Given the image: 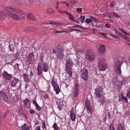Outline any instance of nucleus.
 Masks as SVG:
<instances>
[{
    "label": "nucleus",
    "instance_id": "1",
    "mask_svg": "<svg viewBox=\"0 0 130 130\" xmlns=\"http://www.w3.org/2000/svg\"><path fill=\"white\" fill-rule=\"evenodd\" d=\"M103 88L100 87H99L95 89L94 94L95 97L99 99V102L101 103H103L104 102L103 96Z\"/></svg>",
    "mask_w": 130,
    "mask_h": 130
},
{
    "label": "nucleus",
    "instance_id": "2",
    "mask_svg": "<svg viewBox=\"0 0 130 130\" xmlns=\"http://www.w3.org/2000/svg\"><path fill=\"white\" fill-rule=\"evenodd\" d=\"M10 11L15 12L17 13L18 12L17 10L13 8L7 7L6 8L5 10H2L0 12V14H2L4 16L11 17V14L10 12Z\"/></svg>",
    "mask_w": 130,
    "mask_h": 130
},
{
    "label": "nucleus",
    "instance_id": "3",
    "mask_svg": "<svg viewBox=\"0 0 130 130\" xmlns=\"http://www.w3.org/2000/svg\"><path fill=\"white\" fill-rule=\"evenodd\" d=\"M98 62L99 68L101 71H104L106 69L107 65L105 60L101 58H99Z\"/></svg>",
    "mask_w": 130,
    "mask_h": 130
},
{
    "label": "nucleus",
    "instance_id": "4",
    "mask_svg": "<svg viewBox=\"0 0 130 130\" xmlns=\"http://www.w3.org/2000/svg\"><path fill=\"white\" fill-rule=\"evenodd\" d=\"M122 60H119L117 61L116 62V64L115 66V71L117 73L118 75H120L121 74V70L120 66L122 63Z\"/></svg>",
    "mask_w": 130,
    "mask_h": 130
},
{
    "label": "nucleus",
    "instance_id": "5",
    "mask_svg": "<svg viewBox=\"0 0 130 130\" xmlns=\"http://www.w3.org/2000/svg\"><path fill=\"white\" fill-rule=\"evenodd\" d=\"M95 56V54L92 51L90 50L87 51L86 54V58L90 61L93 60Z\"/></svg>",
    "mask_w": 130,
    "mask_h": 130
},
{
    "label": "nucleus",
    "instance_id": "6",
    "mask_svg": "<svg viewBox=\"0 0 130 130\" xmlns=\"http://www.w3.org/2000/svg\"><path fill=\"white\" fill-rule=\"evenodd\" d=\"M80 76L82 78L85 80H87L88 78V72L86 69L82 70L81 71Z\"/></svg>",
    "mask_w": 130,
    "mask_h": 130
},
{
    "label": "nucleus",
    "instance_id": "7",
    "mask_svg": "<svg viewBox=\"0 0 130 130\" xmlns=\"http://www.w3.org/2000/svg\"><path fill=\"white\" fill-rule=\"evenodd\" d=\"M51 83L54 88V91H56V94H58L60 91V90L57 83L52 79L51 81Z\"/></svg>",
    "mask_w": 130,
    "mask_h": 130
},
{
    "label": "nucleus",
    "instance_id": "8",
    "mask_svg": "<svg viewBox=\"0 0 130 130\" xmlns=\"http://www.w3.org/2000/svg\"><path fill=\"white\" fill-rule=\"evenodd\" d=\"M3 76L6 79L8 80H10L12 77V74H8L7 72L5 71H4L3 72Z\"/></svg>",
    "mask_w": 130,
    "mask_h": 130
},
{
    "label": "nucleus",
    "instance_id": "9",
    "mask_svg": "<svg viewBox=\"0 0 130 130\" xmlns=\"http://www.w3.org/2000/svg\"><path fill=\"white\" fill-rule=\"evenodd\" d=\"M70 116L71 120L74 121L76 117L74 109L73 108H72L70 110Z\"/></svg>",
    "mask_w": 130,
    "mask_h": 130
},
{
    "label": "nucleus",
    "instance_id": "10",
    "mask_svg": "<svg viewBox=\"0 0 130 130\" xmlns=\"http://www.w3.org/2000/svg\"><path fill=\"white\" fill-rule=\"evenodd\" d=\"M90 18L86 19L85 20L86 22L88 24H89L92 22V21L96 22V19L94 17L90 16Z\"/></svg>",
    "mask_w": 130,
    "mask_h": 130
},
{
    "label": "nucleus",
    "instance_id": "11",
    "mask_svg": "<svg viewBox=\"0 0 130 130\" xmlns=\"http://www.w3.org/2000/svg\"><path fill=\"white\" fill-rule=\"evenodd\" d=\"M0 96L1 99H3L5 101H7L8 99L7 95L2 92H0Z\"/></svg>",
    "mask_w": 130,
    "mask_h": 130
},
{
    "label": "nucleus",
    "instance_id": "12",
    "mask_svg": "<svg viewBox=\"0 0 130 130\" xmlns=\"http://www.w3.org/2000/svg\"><path fill=\"white\" fill-rule=\"evenodd\" d=\"M65 71L70 75V77L72 76V70L71 67H66Z\"/></svg>",
    "mask_w": 130,
    "mask_h": 130
},
{
    "label": "nucleus",
    "instance_id": "13",
    "mask_svg": "<svg viewBox=\"0 0 130 130\" xmlns=\"http://www.w3.org/2000/svg\"><path fill=\"white\" fill-rule=\"evenodd\" d=\"M63 51L60 49L58 53L57 56V57L60 58H62L64 56V54L63 52Z\"/></svg>",
    "mask_w": 130,
    "mask_h": 130
},
{
    "label": "nucleus",
    "instance_id": "14",
    "mask_svg": "<svg viewBox=\"0 0 130 130\" xmlns=\"http://www.w3.org/2000/svg\"><path fill=\"white\" fill-rule=\"evenodd\" d=\"M19 82V79L18 78H14L11 82V86H14L18 83Z\"/></svg>",
    "mask_w": 130,
    "mask_h": 130
},
{
    "label": "nucleus",
    "instance_id": "15",
    "mask_svg": "<svg viewBox=\"0 0 130 130\" xmlns=\"http://www.w3.org/2000/svg\"><path fill=\"white\" fill-rule=\"evenodd\" d=\"M105 46L102 44H101L100 45L99 49V52L100 53H103L105 51Z\"/></svg>",
    "mask_w": 130,
    "mask_h": 130
},
{
    "label": "nucleus",
    "instance_id": "16",
    "mask_svg": "<svg viewBox=\"0 0 130 130\" xmlns=\"http://www.w3.org/2000/svg\"><path fill=\"white\" fill-rule=\"evenodd\" d=\"M30 100L27 98L24 100V103L26 107H28L30 106Z\"/></svg>",
    "mask_w": 130,
    "mask_h": 130
},
{
    "label": "nucleus",
    "instance_id": "17",
    "mask_svg": "<svg viewBox=\"0 0 130 130\" xmlns=\"http://www.w3.org/2000/svg\"><path fill=\"white\" fill-rule=\"evenodd\" d=\"M43 70L45 72H46L48 71V65L46 63H44L42 65Z\"/></svg>",
    "mask_w": 130,
    "mask_h": 130
},
{
    "label": "nucleus",
    "instance_id": "18",
    "mask_svg": "<svg viewBox=\"0 0 130 130\" xmlns=\"http://www.w3.org/2000/svg\"><path fill=\"white\" fill-rule=\"evenodd\" d=\"M66 14L69 15V18L70 19L75 21L76 20V19L74 17L73 15L71 14V13H70L67 12L66 13Z\"/></svg>",
    "mask_w": 130,
    "mask_h": 130
},
{
    "label": "nucleus",
    "instance_id": "19",
    "mask_svg": "<svg viewBox=\"0 0 130 130\" xmlns=\"http://www.w3.org/2000/svg\"><path fill=\"white\" fill-rule=\"evenodd\" d=\"M26 17L29 20H32L35 18V17L33 14L31 13H29L27 14Z\"/></svg>",
    "mask_w": 130,
    "mask_h": 130
},
{
    "label": "nucleus",
    "instance_id": "20",
    "mask_svg": "<svg viewBox=\"0 0 130 130\" xmlns=\"http://www.w3.org/2000/svg\"><path fill=\"white\" fill-rule=\"evenodd\" d=\"M11 17H12L14 19L17 20H20L21 18L19 16L15 14H13L12 15H11Z\"/></svg>",
    "mask_w": 130,
    "mask_h": 130
},
{
    "label": "nucleus",
    "instance_id": "21",
    "mask_svg": "<svg viewBox=\"0 0 130 130\" xmlns=\"http://www.w3.org/2000/svg\"><path fill=\"white\" fill-rule=\"evenodd\" d=\"M49 24L54 27H55L56 26L60 25L61 24V23H56L55 22H51L49 23Z\"/></svg>",
    "mask_w": 130,
    "mask_h": 130
},
{
    "label": "nucleus",
    "instance_id": "22",
    "mask_svg": "<svg viewBox=\"0 0 130 130\" xmlns=\"http://www.w3.org/2000/svg\"><path fill=\"white\" fill-rule=\"evenodd\" d=\"M52 127L55 130H60V128L58 127L57 124L56 123H55L53 124Z\"/></svg>",
    "mask_w": 130,
    "mask_h": 130
},
{
    "label": "nucleus",
    "instance_id": "23",
    "mask_svg": "<svg viewBox=\"0 0 130 130\" xmlns=\"http://www.w3.org/2000/svg\"><path fill=\"white\" fill-rule=\"evenodd\" d=\"M22 128L23 130H29V127L28 126L27 124H25L22 126Z\"/></svg>",
    "mask_w": 130,
    "mask_h": 130
},
{
    "label": "nucleus",
    "instance_id": "24",
    "mask_svg": "<svg viewBox=\"0 0 130 130\" xmlns=\"http://www.w3.org/2000/svg\"><path fill=\"white\" fill-rule=\"evenodd\" d=\"M117 32L116 30H112L111 32V34L110 35L115 37H116V36L115 35V34H116Z\"/></svg>",
    "mask_w": 130,
    "mask_h": 130
},
{
    "label": "nucleus",
    "instance_id": "25",
    "mask_svg": "<svg viewBox=\"0 0 130 130\" xmlns=\"http://www.w3.org/2000/svg\"><path fill=\"white\" fill-rule=\"evenodd\" d=\"M73 64V63L71 61H68L66 64V67H71Z\"/></svg>",
    "mask_w": 130,
    "mask_h": 130
},
{
    "label": "nucleus",
    "instance_id": "26",
    "mask_svg": "<svg viewBox=\"0 0 130 130\" xmlns=\"http://www.w3.org/2000/svg\"><path fill=\"white\" fill-rule=\"evenodd\" d=\"M22 77H23L24 79L26 81H28L29 79L28 75L26 74H24L22 75Z\"/></svg>",
    "mask_w": 130,
    "mask_h": 130
},
{
    "label": "nucleus",
    "instance_id": "27",
    "mask_svg": "<svg viewBox=\"0 0 130 130\" xmlns=\"http://www.w3.org/2000/svg\"><path fill=\"white\" fill-rule=\"evenodd\" d=\"M124 128L121 124H119L118 125L117 130H124Z\"/></svg>",
    "mask_w": 130,
    "mask_h": 130
},
{
    "label": "nucleus",
    "instance_id": "28",
    "mask_svg": "<svg viewBox=\"0 0 130 130\" xmlns=\"http://www.w3.org/2000/svg\"><path fill=\"white\" fill-rule=\"evenodd\" d=\"M46 12L48 14H52L54 13V11L52 9H49L46 11Z\"/></svg>",
    "mask_w": 130,
    "mask_h": 130
},
{
    "label": "nucleus",
    "instance_id": "29",
    "mask_svg": "<svg viewBox=\"0 0 130 130\" xmlns=\"http://www.w3.org/2000/svg\"><path fill=\"white\" fill-rule=\"evenodd\" d=\"M109 130H115V128L114 126L111 124L109 127Z\"/></svg>",
    "mask_w": 130,
    "mask_h": 130
},
{
    "label": "nucleus",
    "instance_id": "30",
    "mask_svg": "<svg viewBox=\"0 0 130 130\" xmlns=\"http://www.w3.org/2000/svg\"><path fill=\"white\" fill-rule=\"evenodd\" d=\"M79 18L80 21L83 22L85 20V17L84 16H81L79 17Z\"/></svg>",
    "mask_w": 130,
    "mask_h": 130
},
{
    "label": "nucleus",
    "instance_id": "31",
    "mask_svg": "<svg viewBox=\"0 0 130 130\" xmlns=\"http://www.w3.org/2000/svg\"><path fill=\"white\" fill-rule=\"evenodd\" d=\"M58 11L61 14H66V13L68 12L67 11H62L60 10H58Z\"/></svg>",
    "mask_w": 130,
    "mask_h": 130
},
{
    "label": "nucleus",
    "instance_id": "32",
    "mask_svg": "<svg viewBox=\"0 0 130 130\" xmlns=\"http://www.w3.org/2000/svg\"><path fill=\"white\" fill-rule=\"evenodd\" d=\"M74 96L75 97H77L78 95V91L75 90L74 92Z\"/></svg>",
    "mask_w": 130,
    "mask_h": 130
},
{
    "label": "nucleus",
    "instance_id": "33",
    "mask_svg": "<svg viewBox=\"0 0 130 130\" xmlns=\"http://www.w3.org/2000/svg\"><path fill=\"white\" fill-rule=\"evenodd\" d=\"M78 85L77 84H76L74 86V89L75 90L78 91Z\"/></svg>",
    "mask_w": 130,
    "mask_h": 130
},
{
    "label": "nucleus",
    "instance_id": "34",
    "mask_svg": "<svg viewBox=\"0 0 130 130\" xmlns=\"http://www.w3.org/2000/svg\"><path fill=\"white\" fill-rule=\"evenodd\" d=\"M82 9L80 8H77L76 9V11L78 13H80L82 11Z\"/></svg>",
    "mask_w": 130,
    "mask_h": 130
},
{
    "label": "nucleus",
    "instance_id": "35",
    "mask_svg": "<svg viewBox=\"0 0 130 130\" xmlns=\"http://www.w3.org/2000/svg\"><path fill=\"white\" fill-rule=\"evenodd\" d=\"M126 24L128 28L130 29V20H128Z\"/></svg>",
    "mask_w": 130,
    "mask_h": 130
},
{
    "label": "nucleus",
    "instance_id": "36",
    "mask_svg": "<svg viewBox=\"0 0 130 130\" xmlns=\"http://www.w3.org/2000/svg\"><path fill=\"white\" fill-rule=\"evenodd\" d=\"M35 107L38 110H40L41 109V108L38 105H36Z\"/></svg>",
    "mask_w": 130,
    "mask_h": 130
},
{
    "label": "nucleus",
    "instance_id": "37",
    "mask_svg": "<svg viewBox=\"0 0 130 130\" xmlns=\"http://www.w3.org/2000/svg\"><path fill=\"white\" fill-rule=\"evenodd\" d=\"M98 35H103L105 37H106L107 36V34H105L104 33H103V32H101V33H98Z\"/></svg>",
    "mask_w": 130,
    "mask_h": 130
},
{
    "label": "nucleus",
    "instance_id": "38",
    "mask_svg": "<svg viewBox=\"0 0 130 130\" xmlns=\"http://www.w3.org/2000/svg\"><path fill=\"white\" fill-rule=\"evenodd\" d=\"M38 71V73L39 75H41L42 72V69H37Z\"/></svg>",
    "mask_w": 130,
    "mask_h": 130
},
{
    "label": "nucleus",
    "instance_id": "39",
    "mask_svg": "<svg viewBox=\"0 0 130 130\" xmlns=\"http://www.w3.org/2000/svg\"><path fill=\"white\" fill-rule=\"evenodd\" d=\"M122 99L124 100L126 102V103H127L128 101L127 98L126 97H125L123 96H122Z\"/></svg>",
    "mask_w": 130,
    "mask_h": 130
},
{
    "label": "nucleus",
    "instance_id": "40",
    "mask_svg": "<svg viewBox=\"0 0 130 130\" xmlns=\"http://www.w3.org/2000/svg\"><path fill=\"white\" fill-rule=\"evenodd\" d=\"M37 69H42V67L41 64L40 63L38 64V66L37 67Z\"/></svg>",
    "mask_w": 130,
    "mask_h": 130
},
{
    "label": "nucleus",
    "instance_id": "41",
    "mask_svg": "<svg viewBox=\"0 0 130 130\" xmlns=\"http://www.w3.org/2000/svg\"><path fill=\"white\" fill-rule=\"evenodd\" d=\"M115 4V2H112L110 5V7L112 8L113 7Z\"/></svg>",
    "mask_w": 130,
    "mask_h": 130
},
{
    "label": "nucleus",
    "instance_id": "42",
    "mask_svg": "<svg viewBox=\"0 0 130 130\" xmlns=\"http://www.w3.org/2000/svg\"><path fill=\"white\" fill-rule=\"evenodd\" d=\"M81 54H82L83 53V50L80 48H78L77 50Z\"/></svg>",
    "mask_w": 130,
    "mask_h": 130
},
{
    "label": "nucleus",
    "instance_id": "43",
    "mask_svg": "<svg viewBox=\"0 0 130 130\" xmlns=\"http://www.w3.org/2000/svg\"><path fill=\"white\" fill-rule=\"evenodd\" d=\"M31 28H25L24 29V32H28V29H30Z\"/></svg>",
    "mask_w": 130,
    "mask_h": 130
},
{
    "label": "nucleus",
    "instance_id": "44",
    "mask_svg": "<svg viewBox=\"0 0 130 130\" xmlns=\"http://www.w3.org/2000/svg\"><path fill=\"white\" fill-rule=\"evenodd\" d=\"M121 31L123 32L124 34H125L127 35H129V34L126 32L123 29H122L121 30Z\"/></svg>",
    "mask_w": 130,
    "mask_h": 130
},
{
    "label": "nucleus",
    "instance_id": "45",
    "mask_svg": "<svg viewBox=\"0 0 130 130\" xmlns=\"http://www.w3.org/2000/svg\"><path fill=\"white\" fill-rule=\"evenodd\" d=\"M9 112V110H7V111L5 113V114L4 115V118L6 116L8 115V113Z\"/></svg>",
    "mask_w": 130,
    "mask_h": 130
},
{
    "label": "nucleus",
    "instance_id": "46",
    "mask_svg": "<svg viewBox=\"0 0 130 130\" xmlns=\"http://www.w3.org/2000/svg\"><path fill=\"white\" fill-rule=\"evenodd\" d=\"M32 57H33V55L32 54H30L29 55L28 57V58H29V59L31 60Z\"/></svg>",
    "mask_w": 130,
    "mask_h": 130
},
{
    "label": "nucleus",
    "instance_id": "47",
    "mask_svg": "<svg viewBox=\"0 0 130 130\" xmlns=\"http://www.w3.org/2000/svg\"><path fill=\"white\" fill-rule=\"evenodd\" d=\"M35 111L33 109H30V114H32L34 113H35Z\"/></svg>",
    "mask_w": 130,
    "mask_h": 130
},
{
    "label": "nucleus",
    "instance_id": "48",
    "mask_svg": "<svg viewBox=\"0 0 130 130\" xmlns=\"http://www.w3.org/2000/svg\"><path fill=\"white\" fill-rule=\"evenodd\" d=\"M9 48H10V50L12 51L13 49L14 48V47L13 45H10L9 46Z\"/></svg>",
    "mask_w": 130,
    "mask_h": 130
},
{
    "label": "nucleus",
    "instance_id": "49",
    "mask_svg": "<svg viewBox=\"0 0 130 130\" xmlns=\"http://www.w3.org/2000/svg\"><path fill=\"white\" fill-rule=\"evenodd\" d=\"M35 130H41L40 126H38L35 127Z\"/></svg>",
    "mask_w": 130,
    "mask_h": 130
},
{
    "label": "nucleus",
    "instance_id": "50",
    "mask_svg": "<svg viewBox=\"0 0 130 130\" xmlns=\"http://www.w3.org/2000/svg\"><path fill=\"white\" fill-rule=\"evenodd\" d=\"M28 28H30L29 29H28V31L30 30L31 31H33L34 30V29H35V28L34 27H28Z\"/></svg>",
    "mask_w": 130,
    "mask_h": 130
},
{
    "label": "nucleus",
    "instance_id": "51",
    "mask_svg": "<svg viewBox=\"0 0 130 130\" xmlns=\"http://www.w3.org/2000/svg\"><path fill=\"white\" fill-rule=\"evenodd\" d=\"M113 15L116 17L118 18L119 17V16L115 12H113Z\"/></svg>",
    "mask_w": 130,
    "mask_h": 130
},
{
    "label": "nucleus",
    "instance_id": "52",
    "mask_svg": "<svg viewBox=\"0 0 130 130\" xmlns=\"http://www.w3.org/2000/svg\"><path fill=\"white\" fill-rule=\"evenodd\" d=\"M33 103L34 104L35 106L38 104L35 100H34L33 101Z\"/></svg>",
    "mask_w": 130,
    "mask_h": 130
},
{
    "label": "nucleus",
    "instance_id": "53",
    "mask_svg": "<svg viewBox=\"0 0 130 130\" xmlns=\"http://www.w3.org/2000/svg\"><path fill=\"white\" fill-rule=\"evenodd\" d=\"M127 96L128 97L130 98V90L127 93Z\"/></svg>",
    "mask_w": 130,
    "mask_h": 130
},
{
    "label": "nucleus",
    "instance_id": "54",
    "mask_svg": "<svg viewBox=\"0 0 130 130\" xmlns=\"http://www.w3.org/2000/svg\"><path fill=\"white\" fill-rule=\"evenodd\" d=\"M105 26L108 28H109L110 27V25L108 23H107L105 24Z\"/></svg>",
    "mask_w": 130,
    "mask_h": 130
},
{
    "label": "nucleus",
    "instance_id": "55",
    "mask_svg": "<svg viewBox=\"0 0 130 130\" xmlns=\"http://www.w3.org/2000/svg\"><path fill=\"white\" fill-rule=\"evenodd\" d=\"M77 1V0H73L71 2V3L73 4H74L76 3Z\"/></svg>",
    "mask_w": 130,
    "mask_h": 130
},
{
    "label": "nucleus",
    "instance_id": "56",
    "mask_svg": "<svg viewBox=\"0 0 130 130\" xmlns=\"http://www.w3.org/2000/svg\"><path fill=\"white\" fill-rule=\"evenodd\" d=\"M42 125L43 127L45 129H46V127H45V123L44 122H43L42 123Z\"/></svg>",
    "mask_w": 130,
    "mask_h": 130
},
{
    "label": "nucleus",
    "instance_id": "57",
    "mask_svg": "<svg viewBox=\"0 0 130 130\" xmlns=\"http://www.w3.org/2000/svg\"><path fill=\"white\" fill-rule=\"evenodd\" d=\"M18 13H19L22 14L23 13V11L21 10H18Z\"/></svg>",
    "mask_w": 130,
    "mask_h": 130
},
{
    "label": "nucleus",
    "instance_id": "58",
    "mask_svg": "<svg viewBox=\"0 0 130 130\" xmlns=\"http://www.w3.org/2000/svg\"><path fill=\"white\" fill-rule=\"evenodd\" d=\"M72 31H74L75 30H77L78 31H80V30L79 29H72Z\"/></svg>",
    "mask_w": 130,
    "mask_h": 130
},
{
    "label": "nucleus",
    "instance_id": "59",
    "mask_svg": "<svg viewBox=\"0 0 130 130\" xmlns=\"http://www.w3.org/2000/svg\"><path fill=\"white\" fill-rule=\"evenodd\" d=\"M57 108L59 110H61L62 109L61 107L60 106H59V105L58 106H57Z\"/></svg>",
    "mask_w": 130,
    "mask_h": 130
},
{
    "label": "nucleus",
    "instance_id": "60",
    "mask_svg": "<svg viewBox=\"0 0 130 130\" xmlns=\"http://www.w3.org/2000/svg\"><path fill=\"white\" fill-rule=\"evenodd\" d=\"M25 16H22L21 17V18L23 20H25Z\"/></svg>",
    "mask_w": 130,
    "mask_h": 130
},
{
    "label": "nucleus",
    "instance_id": "61",
    "mask_svg": "<svg viewBox=\"0 0 130 130\" xmlns=\"http://www.w3.org/2000/svg\"><path fill=\"white\" fill-rule=\"evenodd\" d=\"M56 51L55 50L53 49V50L52 53H56Z\"/></svg>",
    "mask_w": 130,
    "mask_h": 130
},
{
    "label": "nucleus",
    "instance_id": "62",
    "mask_svg": "<svg viewBox=\"0 0 130 130\" xmlns=\"http://www.w3.org/2000/svg\"><path fill=\"white\" fill-rule=\"evenodd\" d=\"M124 38L126 40H127L128 39V38L127 37H126V36L125 35L124 36Z\"/></svg>",
    "mask_w": 130,
    "mask_h": 130
},
{
    "label": "nucleus",
    "instance_id": "63",
    "mask_svg": "<svg viewBox=\"0 0 130 130\" xmlns=\"http://www.w3.org/2000/svg\"><path fill=\"white\" fill-rule=\"evenodd\" d=\"M86 107H87V109L88 110H89V106L88 105H86Z\"/></svg>",
    "mask_w": 130,
    "mask_h": 130
},
{
    "label": "nucleus",
    "instance_id": "64",
    "mask_svg": "<svg viewBox=\"0 0 130 130\" xmlns=\"http://www.w3.org/2000/svg\"><path fill=\"white\" fill-rule=\"evenodd\" d=\"M61 32H60L59 31V30H57L56 31V33H60Z\"/></svg>",
    "mask_w": 130,
    "mask_h": 130
}]
</instances>
